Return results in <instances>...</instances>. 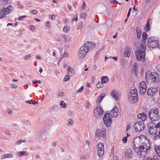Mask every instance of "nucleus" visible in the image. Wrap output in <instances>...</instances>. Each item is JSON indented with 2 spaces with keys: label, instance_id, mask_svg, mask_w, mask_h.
Returning <instances> with one entry per match:
<instances>
[{
  "label": "nucleus",
  "instance_id": "1",
  "mask_svg": "<svg viewBox=\"0 0 160 160\" xmlns=\"http://www.w3.org/2000/svg\"><path fill=\"white\" fill-rule=\"evenodd\" d=\"M147 36L148 35L146 32L143 33L140 49L136 50L135 52L137 59L138 61L141 62L145 61V51L146 50V42L147 38Z\"/></svg>",
  "mask_w": 160,
  "mask_h": 160
},
{
  "label": "nucleus",
  "instance_id": "2",
  "mask_svg": "<svg viewBox=\"0 0 160 160\" xmlns=\"http://www.w3.org/2000/svg\"><path fill=\"white\" fill-rule=\"evenodd\" d=\"M89 42L85 43L78 50V56L79 58H82L86 55L89 51L90 46L88 45Z\"/></svg>",
  "mask_w": 160,
  "mask_h": 160
},
{
  "label": "nucleus",
  "instance_id": "3",
  "mask_svg": "<svg viewBox=\"0 0 160 160\" xmlns=\"http://www.w3.org/2000/svg\"><path fill=\"white\" fill-rule=\"evenodd\" d=\"M159 110L157 108H152L149 112L148 115L150 120L152 121L158 120L159 118Z\"/></svg>",
  "mask_w": 160,
  "mask_h": 160
},
{
  "label": "nucleus",
  "instance_id": "4",
  "mask_svg": "<svg viewBox=\"0 0 160 160\" xmlns=\"http://www.w3.org/2000/svg\"><path fill=\"white\" fill-rule=\"evenodd\" d=\"M150 144L148 141L146 140L145 142H142L140 150V154L138 155L140 157L145 156L148 151L150 150Z\"/></svg>",
  "mask_w": 160,
  "mask_h": 160
},
{
  "label": "nucleus",
  "instance_id": "5",
  "mask_svg": "<svg viewBox=\"0 0 160 160\" xmlns=\"http://www.w3.org/2000/svg\"><path fill=\"white\" fill-rule=\"evenodd\" d=\"M130 94L128 95L129 102L132 103H136L138 99L137 90L136 89H132L130 91Z\"/></svg>",
  "mask_w": 160,
  "mask_h": 160
},
{
  "label": "nucleus",
  "instance_id": "6",
  "mask_svg": "<svg viewBox=\"0 0 160 160\" xmlns=\"http://www.w3.org/2000/svg\"><path fill=\"white\" fill-rule=\"evenodd\" d=\"M142 142L141 138L139 137H137L135 138L133 141V148L135 152L138 155L140 154V147L141 144L140 143Z\"/></svg>",
  "mask_w": 160,
  "mask_h": 160
},
{
  "label": "nucleus",
  "instance_id": "7",
  "mask_svg": "<svg viewBox=\"0 0 160 160\" xmlns=\"http://www.w3.org/2000/svg\"><path fill=\"white\" fill-rule=\"evenodd\" d=\"M158 40L155 39L153 37H151L148 38L147 47L149 48H154L158 46Z\"/></svg>",
  "mask_w": 160,
  "mask_h": 160
},
{
  "label": "nucleus",
  "instance_id": "8",
  "mask_svg": "<svg viewBox=\"0 0 160 160\" xmlns=\"http://www.w3.org/2000/svg\"><path fill=\"white\" fill-rule=\"evenodd\" d=\"M148 78L150 80H152L154 82H158L159 81V75L156 72H152L150 74H148L146 73L145 79L146 80H148L147 79Z\"/></svg>",
  "mask_w": 160,
  "mask_h": 160
},
{
  "label": "nucleus",
  "instance_id": "9",
  "mask_svg": "<svg viewBox=\"0 0 160 160\" xmlns=\"http://www.w3.org/2000/svg\"><path fill=\"white\" fill-rule=\"evenodd\" d=\"M134 128L135 130L137 132H140L144 130L145 128V125L143 121H137L134 125Z\"/></svg>",
  "mask_w": 160,
  "mask_h": 160
},
{
  "label": "nucleus",
  "instance_id": "10",
  "mask_svg": "<svg viewBox=\"0 0 160 160\" xmlns=\"http://www.w3.org/2000/svg\"><path fill=\"white\" fill-rule=\"evenodd\" d=\"M103 121L106 127H109L112 123V119L110 117L109 113H105L103 117Z\"/></svg>",
  "mask_w": 160,
  "mask_h": 160
},
{
  "label": "nucleus",
  "instance_id": "11",
  "mask_svg": "<svg viewBox=\"0 0 160 160\" xmlns=\"http://www.w3.org/2000/svg\"><path fill=\"white\" fill-rule=\"evenodd\" d=\"M103 111L102 109L100 106L97 107L94 110L93 115L94 117L98 118L103 114Z\"/></svg>",
  "mask_w": 160,
  "mask_h": 160
},
{
  "label": "nucleus",
  "instance_id": "12",
  "mask_svg": "<svg viewBox=\"0 0 160 160\" xmlns=\"http://www.w3.org/2000/svg\"><path fill=\"white\" fill-rule=\"evenodd\" d=\"M95 136L99 138H100L102 136L104 139H106V129L102 128L101 129H97L95 132Z\"/></svg>",
  "mask_w": 160,
  "mask_h": 160
},
{
  "label": "nucleus",
  "instance_id": "13",
  "mask_svg": "<svg viewBox=\"0 0 160 160\" xmlns=\"http://www.w3.org/2000/svg\"><path fill=\"white\" fill-rule=\"evenodd\" d=\"M97 153L98 156L102 157L104 152V145L103 143L99 142L97 145Z\"/></svg>",
  "mask_w": 160,
  "mask_h": 160
},
{
  "label": "nucleus",
  "instance_id": "14",
  "mask_svg": "<svg viewBox=\"0 0 160 160\" xmlns=\"http://www.w3.org/2000/svg\"><path fill=\"white\" fill-rule=\"evenodd\" d=\"M150 133L153 135V139L156 140L158 138V134H157V130L154 127H150L149 128Z\"/></svg>",
  "mask_w": 160,
  "mask_h": 160
},
{
  "label": "nucleus",
  "instance_id": "15",
  "mask_svg": "<svg viewBox=\"0 0 160 160\" xmlns=\"http://www.w3.org/2000/svg\"><path fill=\"white\" fill-rule=\"evenodd\" d=\"M146 83L145 81H143L140 84V91L142 94H144L146 91L147 89Z\"/></svg>",
  "mask_w": 160,
  "mask_h": 160
},
{
  "label": "nucleus",
  "instance_id": "16",
  "mask_svg": "<svg viewBox=\"0 0 160 160\" xmlns=\"http://www.w3.org/2000/svg\"><path fill=\"white\" fill-rule=\"evenodd\" d=\"M158 92V88H151L148 89L147 91V94L148 95L152 96L155 95Z\"/></svg>",
  "mask_w": 160,
  "mask_h": 160
},
{
  "label": "nucleus",
  "instance_id": "17",
  "mask_svg": "<svg viewBox=\"0 0 160 160\" xmlns=\"http://www.w3.org/2000/svg\"><path fill=\"white\" fill-rule=\"evenodd\" d=\"M120 93L116 89L113 90L111 92V95L116 100H118L120 97Z\"/></svg>",
  "mask_w": 160,
  "mask_h": 160
},
{
  "label": "nucleus",
  "instance_id": "18",
  "mask_svg": "<svg viewBox=\"0 0 160 160\" xmlns=\"http://www.w3.org/2000/svg\"><path fill=\"white\" fill-rule=\"evenodd\" d=\"M118 113V109L116 106H115L114 108L110 112V114L111 117L114 118L117 117Z\"/></svg>",
  "mask_w": 160,
  "mask_h": 160
},
{
  "label": "nucleus",
  "instance_id": "19",
  "mask_svg": "<svg viewBox=\"0 0 160 160\" xmlns=\"http://www.w3.org/2000/svg\"><path fill=\"white\" fill-rule=\"evenodd\" d=\"M13 7L10 5L8 6L6 8H2V9L4 11V12L6 15L8 14L9 13L12 12L13 11Z\"/></svg>",
  "mask_w": 160,
  "mask_h": 160
},
{
  "label": "nucleus",
  "instance_id": "20",
  "mask_svg": "<svg viewBox=\"0 0 160 160\" xmlns=\"http://www.w3.org/2000/svg\"><path fill=\"white\" fill-rule=\"evenodd\" d=\"M125 155L128 159H131L132 157V151L130 149H128L125 152Z\"/></svg>",
  "mask_w": 160,
  "mask_h": 160
},
{
  "label": "nucleus",
  "instance_id": "21",
  "mask_svg": "<svg viewBox=\"0 0 160 160\" xmlns=\"http://www.w3.org/2000/svg\"><path fill=\"white\" fill-rule=\"evenodd\" d=\"M124 56L125 57H129L131 54L130 49L129 46H127L125 49Z\"/></svg>",
  "mask_w": 160,
  "mask_h": 160
},
{
  "label": "nucleus",
  "instance_id": "22",
  "mask_svg": "<svg viewBox=\"0 0 160 160\" xmlns=\"http://www.w3.org/2000/svg\"><path fill=\"white\" fill-rule=\"evenodd\" d=\"M147 117V114L145 112L139 114L138 115V118H140L142 121H144L146 119Z\"/></svg>",
  "mask_w": 160,
  "mask_h": 160
},
{
  "label": "nucleus",
  "instance_id": "23",
  "mask_svg": "<svg viewBox=\"0 0 160 160\" xmlns=\"http://www.w3.org/2000/svg\"><path fill=\"white\" fill-rule=\"evenodd\" d=\"M106 95V94L105 93H101L98 97L97 99V102H98L99 104L101 102L102 100L105 97Z\"/></svg>",
  "mask_w": 160,
  "mask_h": 160
},
{
  "label": "nucleus",
  "instance_id": "24",
  "mask_svg": "<svg viewBox=\"0 0 160 160\" xmlns=\"http://www.w3.org/2000/svg\"><path fill=\"white\" fill-rule=\"evenodd\" d=\"M74 72V69L71 67L69 66L67 68V74L70 75H72Z\"/></svg>",
  "mask_w": 160,
  "mask_h": 160
},
{
  "label": "nucleus",
  "instance_id": "25",
  "mask_svg": "<svg viewBox=\"0 0 160 160\" xmlns=\"http://www.w3.org/2000/svg\"><path fill=\"white\" fill-rule=\"evenodd\" d=\"M136 32L137 38L138 39L140 38L141 37L142 31L141 29L138 27L136 28Z\"/></svg>",
  "mask_w": 160,
  "mask_h": 160
},
{
  "label": "nucleus",
  "instance_id": "26",
  "mask_svg": "<svg viewBox=\"0 0 160 160\" xmlns=\"http://www.w3.org/2000/svg\"><path fill=\"white\" fill-rule=\"evenodd\" d=\"M101 80L103 83H106L108 81L109 78L107 76H104L101 78Z\"/></svg>",
  "mask_w": 160,
  "mask_h": 160
},
{
  "label": "nucleus",
  "instance_id": "27",
  "mask_svg": "<svg viewBox=\"0 0 160 160\" xmlns=\"http://www.w3.org/2000/svg\"><path fill=\"white\" fill-rule=\"evenodd\" d=\"M63 38L64 39V40L67 42H70L71 40V38L69 36L67 35H64L63 36Z\"/></svg>",
  "mask_w": 160,
  "mask_h": 160
},
{
  "label": "nucleus",
  "instance_id": "28",
  "mask_svg": "<svg viewBox=\"0 0 160 160\" xmlns=\"http://www.w3.org/2000/svg\"><path fill=\"white\" fill-rule=\"evenodd\" d=\"M9 0H0V5H4L9 3Z\"/></svg>",
  "mask_w": 160,
  "mask_h": 160
},
{
  "label": "nucleus",
  "instance_id": "29",
  "mask_svg": "<svg viewBox=\"0 0 160 160\" xmlns=\"http://www.w3.org/2000/svg\"><path fill=\"white\" fill-rule=\"evenodd\" d=\"M103 83L102 82V81L101 82H98L96 85V87L98 88H101L103 87Z\"/></svg>",
  "mask_w": 160,
  "mask_h": 160
},
{
  "label": "nucleus",
  "instance_id": "30",
  "mask_svg": "<svg viewBox=\"0 0 160 160\" xmlns=\"http://www.w3.org/2000/svg\"><path fill=\"white\" fill-rule=\"evenodd\" d=\"M25 102L28 103L33 104V105H35L37 103H38V102L36 101H35L33 100H27L25 101Z\"/></svg>",
  "mask_w": 160,
  "mask_h": 160
},
{
  "label": "nucleus",
  "instance_id": "31",
  "mask_svg": "<svg viewBox=\"0 0 160 160\" xmlns=\"http://www.w3.org/2000/svg\"><path fill=\"white\" fill-rule=\"evenodd\" d=\"M5 17V14L4 11L2 9H0V18H2Z\"/></svg>",
  "mask_w": 160,
  "mask_h": 160
},
{
  "label": "nucleus",
  "instance_id": "32",
  "mask_svg": "<svg viewBox=\"0 0 160 160\" xmlns=\"http://www.w3.org/2000/svg\"><path fill=\"white\" fill-rule=\"evenodd\" d=\"M155 150L157 155L160 157V147H156Z\"/></svg>",
  "mask_w": 160,
  "mask_h": 160
},
{
  "label": "nucleus",
  "instance_id": "33",
  "mask_svg": "<svg viewBox=\"0 0 160 160\" xmlns=\"http://www.w3.org/2000/svg\"><path fill=\"white\" fill-rule=\"evenodd\" d=\"M60 105L62 108H66L67 106L66 103L63 101L60 102Z\"/></svg>",
  "mask_w": 160,
  "mask_h": 160
},
{
  "label": "nucleus",
  "instance_id": "34",
  "mask_svg": "<svg viewBox=\"0 0 160 160\" xmlns=\"http://www.w3.org/2000/svg\"><path fill=\"white\" fill-rule=\"evenodd\" d=\"M26 140H19L16 142V144L17 145H20L22 142H26Z\"/></svg>",
  "mask_w": 160,
  "mask_h": 160
},
{
  "label": "nucleus",
  "instance_id": "35",
  "mask_svg": "<svg viewBox=\"0 0 160 160\" xmlns=\"http://www.w3.org/2000/svg\"><path fill=\"white\" fill-rule=\"evenodd\" d=\"M78 14H76L75 15V18H73V19H72V21L70 22H71V23L72 24V23H73V21H77L78 20Z\"/></svg>",
  "mask_w": 160,
  "mask_h": 160
},
{
  "label": "nucleus",
  "instance_id": "36",
  "mask_svg": "<svg viewBox=\"0 0 160 160\" xmlns=\"http://www.w3.org/2000/svg\"><path fill=\"white\" fill-rule=\"evenodd\" d=\"M69 27L67 26H65L64 27L63 31L64 32H67L69 30Z\"/></svg>",
  "mask_w": 160,
  "mask_h": 160
},
{
  "label": "nucleus",
  "instance_id": "37",
  "mask_svg": "<svg viewBox=\"0 0 160 160\" xmlns=\"http://www.w3.org/2000/svg\"><path fill=\"white\" fill-rule=\"evenodd\" d=\"M101 51V49H98L97 51L96 54L94 56V58L95 59H97L98 58V55L100 53Z\"/></svg>",
  "mask_w": 160,
  "mask_h": 160
},
{
  "label": "nucleus",
  "instance_id": "38",
  "mask_svg": "<svg viewBox=\"0 0 160 160\" xmlns=\"http://www.w3.org/2000/svg\"><path fill=\"white\" fill-rule=\"evenodd\" d=\"M70 78L69 75H66L65 76L64 78L63 81L64 82H66L68 81L69 80Z\"/></svg>",
  "mask_w": 160,
  "mask_h": 160
},
{
  "label": "nucleus",
  "instance_id": "39",
  "mask_svg": "<svg viewBox=\"0 0 160 160\" xmlns=\"http://www.w3.org/2000/svg\"><path fill=\"white\" fill-rule=\"evenodd\" d=\"M83 25V22H80L78 24L77 28L78 29H81Z\"/></svg>",
  "mask_w": 160,
  "mask_h": 160
},
{
  "label": "nucleus",
  "instance_id": "40",
  "mask_svg": "<svg viewBox=\"0 0 160 160\" xmlns=\"http://www.w3.org/2000/svg\"><path fill=\"white\" fill-rule=\"evenodd\" d=\"M88 45L90 46V48H94L95 47V45L92 42H89Z\"/></svg>",
  "mask_w": 160,
  "mask_h": 160
},
{
  "label": "nucleus",
  "instance_id": "41",
  "mask_svg": "<svg viewBox=\"0 0 160 160\" xmlns=\"http://www.w3.org/2000/svg\"><path fill=\"white\" fill-rule=\"evenodd\" d=\"M67 122L68 123V125H72V124L73 123V121L72 119H69L67 120Z\"/></svg>",
  "mask_w": 160,
  "mask_h": 160
},
{
  "label": "nucleus",
  "instance_id": "42",
  "mask_svg": "<svg viewBox=\"0 0 160 160\" xmlns=\"http://www.w3.org/2000/svg\"><path fill=\"white\" fill-rule=\"evenodd\" d=\"M85 17L86 13H82L80 15V17L82 19H85Z\"/></svg>",
  "mask_w": 160,
  "mask_h": 160
},
{
  "label": "nucleus",
  "instance_id": "43",
  "mask_svg": "<svg viewBox=\"0 0 160 160\" xmlns=\"http://www.w3.org/2000/svg\"><path fill=\"white\" fill-rule=\"evenodd\" d=\"M5 156L6 158H11L13 157L12 154L10 153L5 154Z\"/></svg>",
  "mask_w": 160,
  "mask_h": 160
},
{
  "label": "nucleus",
  "instance_id": "44",
  "mask_svg": "<svg viewBox=\"0 0 160 160\" xmlns=\"http://www.w3.org/2000/svg\"><path fill=\"white\" fill-rule=\"evenodd\" d=\"M69 57L68 54L67 52H64L63 54L62 57V58H68Z\"/></svg>",
  "mask_w": 160,
  "mask_h": 160
},
{
  "label": "nucleus",
  "instance_id": "45",
  "mask_svg": "<svg viewBox=\"0 0 160 160\" xmlns=\"http://www.w3.org/2000/svg\"><path fill=\"white\" fill-rule=\"evenodd\" d=\"M150 26H147L146 25L145 27H144V30L146 32H148L149 30H150Z\"/></svg>",
  "mask_w": 160,
  "mask_h": 160
},
{
  "label": "nucleus",
  "instance_id": "46",
  "mask_svg": "<svg viewBox=\"0 0 160 160\" xmlns=\"http://www.w3.org/2000/svg\"><path fill=\"white\" fill-rule=\"evenodd\" d=\"M27 153L25 151L21 152H19V155L20 156H26L27 155Z\"/></svg>",
  "mask_w": 160,
  "mask_h": 160
},
{
  "label": "nucleus",
  "instance_id": "47",
  "mask_svg": "<svg viewBox=\"0 0 160 160\" xmlns=\"http://www.w3.org/2000/svg\"><path fill=\"white\" fill-rule=\"evenodd\" d=\"M84 88V87L83 86H82L80 88L78 89V90H77L76 92L77 93H79L81 92L82 90H83Z\"/></svg>",
  "mask_w": 160,
  "mask_h": 160
},
{
  "label": "nucleus",
  "instance_id": "48",
  "mask_svg": "<svg viewBox=\"0 0 160 160\" xmlns=\"http://www.w3.org/2000/svg\"><path fill=\"white\" fill-rule=\"evenodd\" d=\"M90 106V104L89 102L88 101H87L85 105V106L87 108H89Z\"/></svg>",
  "mask_w": 160,
  "mask_h": 160
},
{
  "label": "nucleus",
  "instance_id": "49",
  "mask_svg": "<svg viewBox=\"0 0 160 160\" xmlns=\"http://www.w3.org/2000/svg\"><path fill=\"white\" fill-rule=\"evenodd\" d=\"M127 140V137H123L122 140V142L124 143H126Z\"/></svg>",
  "mask_w": 160,
  "mask_h": 160
},
{
  "label": "nucleus",
  "instance_id": "50",
  "mask_svg": "<svg viewBox=\"0 0 160 160\" xmlns=\"http://www.w3.org/2000/svg\"><path fill=\"white\" fill-rule=\"evenodd\" d=\"M31 57V55L30 54H29L28 55H26L24 58V59L25 60H27L29 59Z\"/></svg>",
  "mask_w": 160,
  "mask_h": 160
},
{
  "label": "nucleus",
  "instance_id": "51",
  "mask_svg": "<svg viewBox=\"0 0 160 160\" xmlns=\"http://www.w3.org/2000/svg\"><path fill=\"white\" fill-rule=\"evenodd\" d=\"M58 95L59 96L63 97L64 95V93L63 92H60L58 93Z\"/></svg>",
  "mask_w": 160,
  "mask_h": 160
},
{
  "label": "nucleus",
  "instance_id": "52",
  "mask_svg": "<svg viewBox=\"0 0 160 160\" xmlns=\"http://www.w3.org/2000/svg\"><path fill=\"white\" fill-rule=\"evenodd\" d=\"M152 21V19H151V18L148 19V20H147V21L146 25H147V26H150L149 22H151Z\"/></svg>",
  "mask_w": 160,
  "mask_h": 160
},
{
  "label": "nucleus",
  "instance_id": "53",
  "mask_svg": "<svg viewBox=\"0 0 160 160\" xmlns=\"http://www.w3.org/2000/svg\"><path fill=\"white\" fill-rule=\"evenodd\" d=\"M5 134L6 135L8 136H11V134L10 133V131L9 130H7V131H6Z\"/></svg>",
  "mask_w": 160,
  "mask_h": 160
},
{
  "label": "nucleus",
  "instance_id": "54",
  "mask_svg": "<svg viewBox=\"0 0 160 160\" xmlns=\"http://www.w3.org/2000/svg\"><path fill=\"white\" fill-rule=\"evenodd\" d=\"M49 17L50 19L52 20H54L55 19V16L54 15H50L49 16Z\"/></svg>",
  "mask_w": 160,
  "mask_h": 160
},
{
  "label": "nucleus",
  "instance_id": "55",
  "mask_svg": "<svg viewBox=\"0 0 160 160\" xmlns=\"http://www.w3.org/2000/svg\"><path fill=\"white\" fill-rule=\"evenodd\" d=\"M27 16L26 15H23L20 17L19 20H22L24 18H27Z\"/></svg>",
  "mask_w": 160,
  "mask_h": 160
},
{
  "label": "nucleus",
  "instance_id": "56",
  "mask_svg": "<svg viewBox=\"0 0 160 160\" xmlns=\"http://www.w3.org/2000/svg\"><path fill=\"white\" fill-rule=\"evenodd\" d=\"M86 7V4L85 2L83 1L82 6V9H84Z\"/></svg>",
  "mask_w": 160,
  "mask_h": 160
},
{
  "label": "nucleus",
  "instance_id": "57",
  "mask_svg": "<svg viewBox=\"0 0 160 160\" xmlns=\"http://www.w3.org/2000/svg\"><path fill=\"white\" fill-rule=\"evenodd\" d=\"M31 13L33 14H36L37 13V11L36 10H32Z\"/></svg>",
  "mask_w": 160,
  "mask_h": 160
},
{
  "label": "nucleus",
  "instance_id": "58",
  "mask_svg": "<svg viewBox=\"0 0 160 160\" xmlns=\"http://www.w3.org/2000/svg\"><path fill=\"white\" fill-rule=\"evenodd\" d=\"M156 129L160 127V122L158 123L154 127Z\"/></svg>",
  "mask_w": 160,
  "mask_h": 160
},
{
  "label": "nucleus",
  "instance_id": "59",
  "mask_svg": "<svg viewBox=\"0 0 160 160\" xmlns=\"http://www.w3.org/2000/svg\"><path fill=\"white\" fill-rule=\"evenodd\" d=\"M30 29L32 30H34L35 29V27L32 25H31L30 26Z\"/></svg>",
  "mask_w": 160,
  "mask_h": 160
},
{
  "label": "nucleus",
  "instance_id": "60",
  "mask_svg": "<svg viewBox=\"0 0 160 160\" xmlns=\"http://www.w3.org/2000/svg\"><path fill=\"white\" fill-rule=\"evenodd\" d=\"M11 88H16L17 87V86H16L15 84H12L11 85Z\"/></svg>",
  "mask_w": 160,
  "mask_h": 160
},
{
  "label": "nucleus",
  "instance_id": "61",
  "mask_svg": "<svg viewBox=\"0 0 160 160\" xmlns=\"http://www.w3.org/2000/svg\"><path fill=\"white\" fill-rule=\"evenodd\" d=\"M7 112L10 114L12 113V111L9 109H8L7 110Z\"/></svg>",
  "mask_w": 160,
  "mask_h": 160
},
{
  "label": "nucleus",
  "instance_id": "62",
  "mask_svg": "<svg viewBox=\"0 0 160 160\" xmlns=\"http://www.w3.org/2000/svg\"><path fill=\"white\" fill-rule=\"evenodd\" d=\"M46 27H50V22H47L46 23Z\"/></svg>",
  "mask_w": 160,
  "mask_h": 160
},
{
  "label": "nucleus",
  "instance_id": "63",
  "mask_svg": "<svg viewBox=\"0 0 160 160\" xmlns=\"http://www.w3.org/2000/svg\"><path fill=\"white\" fill-rule=\"evenodd\" d=\"M113 160H119L118 157L115 156L113 158Z\"/></svg>",
  "mask_w": 160,
  "mask_h": 160
},
{
  "label": "nucleus",
  "instance_id": "64",
  "mask_svg": "<svg viewBox=\"0 0 160 160\" xmlns=\"http://www.w3.org/2000/svg\"><path fill=\"white\" fill-rule=\"evenodd\" d=\"M153 160H158V159L156 156H154L153 157Z\"/></svg>",
  "mask_w": 160,
  "mask_h": 160
}]
</instances>
